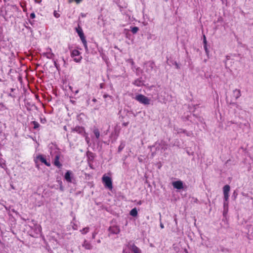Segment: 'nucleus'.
<instances>
[{
  "label": "nucleus",
  "instance_id": "obj_37",
  "mask_svg": "<svg viewBox=\"0 0 253 253\" xmlns=\"http://www.w3.org/2000/svg\"><path fill=\"white\" fill-rule=\"evenodd\" d=\"M64 129H66V126H64Z\"/></svg>",
  "mask_w": 253,
  "mask_h": 253
},
{
  "label": "nucleus",
  "instance_id": "obj_38",
  "mask_svg": "<svg viewBox=\"0 0 253 253\" xmlns=\"http://www.w3.org/2000/svg\"><path fill=\"white\" fill-rule=\"evenodd\" d=\"M78 90H77V91H76V93H78Z\"/></svg>",
  "mask_w": 253,
  "mask_h": 253
},
{
  "label": "nucleus",
  "instance_id": "obj_33",
  "mask_svg": "<svg viewBox=\"0 0 253 253\" xmlns=\"http://www.w3.org/2000/svg\"><path fill=\"white\" fill-rule=\"evenodd\" d=\"M227 205H228V204H227H227H226V203H224V207H225V206H227Z\"/></svg>",
  "mask_w": 253,
  "mask_h": 253
},
{
  "label": "nucleus",
  "instance_id": "obj_2",
  "mask_svg": "<svg viewBox=\"0 0 253 253\" xmlns=\"http://www.w3.org/2000/svg\"><path fill=\"white\" fill-rule=\"evenodd\" d=\"M102 182L105 187L112 190L113 189L112 181L110 177L103 175L102 178Z\"/></svg>",
  "mask_w": 253,
  "mask_h": 253
},
{
  "label": "nucleus",
  "instance_id": "obj_13",
  "mask_svg": "<svg viewBox=\"0 0 253 253\" xmlns=\"http://www.w3.org/2000/svg\"><path fill=\"white\" fill-rule=\"evenodd\" d=\"M31 124L33 125V129H34L37 130L40 126V125L39 124V123L38 122L35 121H32L31 122Z\"/></svg>",
  "mask_w": 253,
  "mask_h": 253
},
{
  "label": "nucleus",
  "instance_id": "obj_7",
  "mask_svg": "<svg viewBox=\"0 0 253 253\" xmlns=\"http://www.w3.org/2000/svg\"><path fill=\"white\" fill-rule=\"evenodd\" d=\"M37 159L39 160L42 163H43L45 165H46V166H47V167L50 166V162H47L42 155H40L37 156Z\"/></svg>",
  "mask_w": 253,
  "mask_h": 253
},
{
  "label": "nucleus",
  "instance_id": "obj_23",
  "mask_svg": "<svg viewBox=\"0 0 253 253\" xmlns=\"http://www.w3.org/2000/svg\"><path fill=\"white\" fill-rule=\"evenodd\" d=\"M203 43H204V45H207L206 37L205 35H204V36H203Z\"/></svg>",
  "mask_w": 253,
  "mask_h": 253
},
{
  "label": "nucleus",
  "instance_id": "obj_21",
  "mask_svg": "<svg viewBox=\"0 0 253 253\" xmlns=\"http://www.w3.org/2000/svg\"><path fill=\"white\" fill-rule=\"evenodd\" d=\"M84 246L86 249L89 250L90 249V245L89 243L85 244Z\"/></svg>",
  "mask_w": 253,
  "mask_h": 253
},
{
  "label": "nucleus",
  "instance_id": "obj_10",
  "mask_svg": "<svg viewBox=\"0 0 253 253\" xmlns=\"http://www.w3.org/2000/svg\"><path fill=\"white\" fill-rule=\"evenodd\" d=\"M241 96V92L240 89H235L233 91V96L235 100H237Z\"/></svg>",
  "mask_w": 253,
  "mask_h": 253
},
{
  "label": "nucleus",
  "instance_id": "obj_4",
  "mask_svg": "<svg viewBox=\"0 0 253 253\" xmlns=\"http://www.w3.org/2000/svg\"><path fill=\"white\" fill-rule=\"evenodd\" d=\"M80 52L77 50L74 49L72 51L71 56L74 59L76 62H79L81 61L82 57L80 55Z\"/></svg>",
  "mask_w": 253,
  "mask_h": 253
},
{
  "label": "nucleus",
  "instance_id": "obj_22",
  "mask_svg": "<svg viewBox=\"0 0 253 253\" xmlns=\"http://www.w3.org/2000/svg\"><path fill=\"white\" fill-rule=\"evenodd\" d=\"M229 194L224 195V199L226 202L228 201V199H229Z\"/></svg>",
  "mask_w": 253,
  "mask_h": 253
},
{
  "label": "nucleus",
  "instance_id": "obj_8",
  "mask_svg": "<svg viewBox=\"0 0 253 253\" xmlns=\"http://www.w3.org/2000/svg\"><path fill=\"white\" fill-rule=\"evenodd\" d=\"M60 155H56L55 157L53 164L54 165L58 168H61L62 164L59 162Z\"/></svg>",
  "mask_w": 253,
  "mask_h": 253
},
{
  "label": "nucleus",
  "instance_id": "obj_18",
  "mask_svg": "<svg viewBox=\"0 0 253 253\" xmlns=\"http://www.w3.org/2000/svg\"><path fill=\"white\" fill-rule=\"evenodd\" d=\"M125 144L124 142H121L120 146L118 147V152H121L123 149L125 148Z\"/></svg>",
  "mask_w": 253,
  "mask_h": 253
},
{
  "label": "nucleus",
  "instance_id": "obj_9",
  "mask_svg": "<svg viewBox=\"0 0 253 253\" xmlns=\"http://www.w3.org/2000/svg\"><path fill=\"white\" fill-rule=\"evenodd\" d=\"M72 132H77L79 134H83L84 132V128L83 127L77 126L72 129Z\"/></svg>",
  "mask_w": 253,
  "mask_h": 253
},
{
  "label": "nucleus",
  "instance_id": "obj_30",
  "mask_svg": "<svg viewBox=\"0 0 253 253\" xmlns=\"http://www.w3.org/2000/svg\"><path fill=\"white\" fill-rule=\"evenodd\" d=\"M134 84L135 85H137V86H138V85H139V84H137V81H135V82L134 83Z\"/></svg>",
  "mask_w": 253,
  "mask_h": 253
},
{
  "label": "nucleus",
  "instance_id": "obj_16",
  "mask_svg": "<svg viewBox=\"0 0 253 253\" xmlns=\"http://www.w3.org/2000/svg\"><path fill=\"white\" fill-rule=\"evenodd\" d=\"M93 133L95 135L97 139H98L100 137V132L97 128H95L93 130Z\"/></svg>",
  "mask_w": 253,
  "mask_h": 253
},
{
  "label": "nucleus",
  "instance_id": "obj_35",
  "mask_svg": "<svg viewBox=\"0 0 253 253\" xmlns=\"http://www.w3.org/2000/svg\"><path fill=\"white\" fill-rule=\"evenodd\" d=\"M92 237H93V238H95V235H93Z\"/></svg>",
  "mask_w": 253,
  "mask_h": 253
},
{
  "label": "nucleus",
  "instance_id": "obj_36",
  "mask_svg": "<svg viewBox=\"0 0 253 253\" xmlns=\"http://www.w3.org/2000/svg\"><path fill=\"white\" fill-rule=\"evenodd\" d=\"M230 104H235V103H231H231H230Z\"/></svg>",
  "mask_w": 253,
  "mask_h": 253
},
{
  "label": "nucleus",
  "instance_id": "obj_29",
  "mask_svg": "<svg viewBox=\"0 0 253 253\" xmlns=\"http://www.w3.org/2000/svg\"><path fill=\"white\" fill-rule=\"evenodd\" d=\"M128 122L124 123L123 124V125L124 126H127L128 125Z\"/></svg>",
  "mask_w": 253,
  "mask_h": 253
},
{
  "label": "nucleus",
  "instance_id": "obj_15",
  "mask_svg": "<svg viewBox=\"0 0 253 253\" xmlns=\"http://www.w3.org/2000/svg\"><path fill=\"white\" fill-rule=\"evenodd\" d=\"M89 228L88 227H86L84 228L83 229L81 230L80 232H81V233L82 234H85L89 232Z\"/></svg>",
  "mask_w": 253,
  "mask_h": 253
},
{
  "label": "nucleus",
  "instance_id": "obj_11",
  "mask_svg": "<svg viewBox=\"0 0 253 253\" xmlns=\"http://www.w3.org/2000/svg\"><path fill=\"white\" fill-rule=\"evenodd\" d=\"M71 172L70 171H67L65 174V179L68 182H72V178L71 176Z\"/></svg>",
  "mask_w": 253,
  "mask_h": 253
},
{
  "label": "nucleus",
  "instance_id": "obj_28",
  "mask_svg": "<svg viewBox=\"0 0 253 253\" xmlns=\"http://www.w3.org/2000/svg\"><path fill=\"white\" fill-rule=\"evenodd\" d=\"M74 1L77 3H80V2H81L83 0H74Z\"/></svg>",
  "mask_w": 253,
  "mask_h": 253
},
{
  "label": "nucleus",
  "instance_id": "obj_34",
  "mask_svg": "<svg viewBox=\"0 0 253 253\" xmlns=\"http://www.w3.org/2000/svg\"><path fill=\"white\" fill-rule=\"evenodd\" d=\"M104 98H106L107 97V95H104L103 96Z\"/></svg>",
  "mask_w": 253,
  "mask_h": 253
},
{
  "label": "nucleus",
  "instance_id": "obj_6",
  "mask_svg": "<svg viewBox=\"0 0 253 253\" xmlns=\"http://www.w3.org/2000/svg\"><path fill=\"white\" fill-rule=\"evenodd\" d=\"M172 185L177 189L180 190L183 188V182L180 180L173 182Z\"/></svg>",
  "mask_w": 253,
  "mask_h": 253
},
{
  "label": "nucleus",
  "instance_id": "obj_17",
  "mask_svg": "<svg viewBox=\"0 0 253 253\" xmlns=\"http://www.w3.org/2000/svg\"><path fill=\"white\" fill-rule=\"evenodd\" d=\"M132 251L134 253H140V250L136 246L132 247Z\"/></svg>",
  "mask_w": 253,
  "mask_h": 253
},
{
  "label": "nucleus",
  "instance_id": "obj_27",
  "mask_svg": "<svg viewBox=\"0 0 253 253\" xmlns=\"http://www.w3.org/2000/svg\"><path fill=\"white\" fill-rule=\"evenodd\" d=\"M21 6L23 8V11H25L26 10V6L25 5H23L22 3H21Z\"/></svg>",
  "mask_w": 253,
  "mask_h": 253
},
{
  "label": "nucleus",
  "instance_id": "obj_3",
  "mask_svg": "<svg viewBox=\"0 0 253 253\" xmlns=\"http://www.w3.org/2000/svg\"><path fill=\"white\" fill-rule=\"evenodd\" d=\"M135 99L140 103L144 105H149L150 102V99L145 95L141 94L136 95Z\"/></svg>",
  "mask_w": 253,
  "mask_h": 253
},
{
  "label": "nucleus",
  "instance_id": "obj_1",
  "mask_svg": "<svg viewBox=\"0 0 253 253\" xmlns=\"http://www.w3.org/2000/svg\"><path fill=\"white\" fill-rule=\"evenodd\" d=\"M76 31L80 37L84 48L86 49H87V42L86 41L85 37L84 36L82 28L80 26V25H78V27L76 28Z\"/></svg>",
  "mask_w": 253,
  "mask_h": 253
},
{
  "label": "nucleus",
  "instance_id": "obj_14",
  "mask_svg": "<svg viewBox=\"0 0 253 253\" xmlns=\"http://www.w3.org/2000/svg\"><path fill=\"white\" fill-rule=\"evenodd\" d=\"M138 212L136 208L132 209L130 211V214L133 216L135 217L137 215Z\"/></svg>",
  "mask_w": 253,
  "mask_h": 253
},
{
  "label": "nucleus",
  "instance_id": "obj_19",
  "mask_svg": "<svg viewBox=\"0 0 253 253\" xmlns=\"http://www.w3.org/2000/svg\"><path fill=\"white\" fill-rule=\"evenodd\" d=\"M139 30V28L137 27H133L131 28V32L134 34H136Z\"/></svg>",
  "mask_w": 253,
  "mask_h": 253
},
{
  "label": "nucleus",
  "instance_id": "obj_32",
  "mask_svg": "<svg viewBox=\"0 0 253 253\" xmlns=\"http://www.w3.org/2000/svg\"><path fill=\"white\" fill-rule=\"evenodd\" d=\"M96 101H97V100H96L95 98H93V99H92V101H93V102H96Z\"/></svg>",
  "mask_w": 253,
  "mask_h": 253
},
{
  "label": "nucleus",
  "instance_id": "obj_24",
  "mask_svg": "<svg viewBox=\"0 0 253 253\" xmlns=\"http://www.w3.org/2000/svg\"><path fill=\"white\" fill-rule=\"evenodd\" d=\"M40 121H41V123H42V124H44L46 122V120L45 118H41Z\"/></svg>",
  "mask_w": 253,
  "mask_h": 253
},
{
  "label": "nucleus",
  "instance_id": "obj_25",
  "mask_svg": "<svg viewBox=\"0 0 253 253\" xmlns=\"http://www.w3.org/2000/svg\"><path fill=\"white\" fill-rule=\"evenodd\" d=\"M204 49L205 50L206 52L208 54V52H209V50L208 49L207 45H204Z\"/></svg>",
  "mask_w": 253,
  "mask_h": 253
},
{
  "label": "nucleus",
  "instance_id": "obj_20",
  "mask_svg": "<svg viewBox=\"0 0 253 253\" xmlns=\"http://www.w3.org/2000/svg\"><path fill=\"white\" fill-rule=\"evenodd\" d=\"M53 15L55 17L59 18L60 16V14H59L56 11H54L53 12Z\"/></svg>",
  "mask_w": 253,
  "mask_h": 253
},
{
  "label": "nucleus",
  "instance_id": "obj_31",
  "mask_svg": "<svg viewBox=\"0 0 253 253\" xmlns=\"http://www.w3.org/2000/svg\"><path fill=\"white\" fill-rule=\"evenodd\" d=\"M160 226H161V228H164V225L162 223H161L160 224Z\"/></svg>",
  "mask_w": 253,
  "mask_h": 253
},
{
  "label": "nucleus",
  "instance_id": "obj_5",
  "mask_svg": "<svg viewBox=\"0 0 253 253\" xmlns=\"http://www.w3.org/2000/svg\"><path fill=\"white\" fill-rule=\"evenodd\" d=\"M108 230L110 233L112 234H118L120 232V228L118 226H110Z\"/></svg>",
  "mask_w": 253,
  "mask_h": 253
},
{
  "label": "nucleus",
  "instance_id": "obj_12",
  "mask_svg": "<svg viewBox=\"0 0 253 253\" xmlns=\"http://www.w3.org/2000/svg\"><path fill=\"white\" fill-rule=\"evenodd\" d=\"M230 187L229 185H226L223 187V194H229Z\"/></svg>",
  "mask_w": 253,
  "mask_h": 253
},
{
  "label": "nucleus",
  "instance_id": "obj_26",
  "mask_svg": "<svg viewBox=\"0 0 253 253\" xmlns=\"http://www.w3.org/2000/svg\"><path fill=\"white\" fill-rule=\"evenodd\" d=\"M35 14L34 13H32L30 14V17L31 18L34 19L35 18Z\"/></svg>",
  "mask_w": 253,
  "mask_h": 253
}]
</instances>
